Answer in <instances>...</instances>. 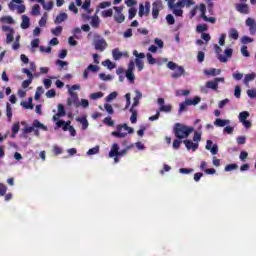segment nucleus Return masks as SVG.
<instances>
[{"instance_id": "nucleus-60", "label": "nucleus", "mask_w": 256, "mask_h": 256, "mask_svg": "<svg viewBox=\"0 0 256 256\" xmlns=\"http://www.w3.org/2000/svg\"><path fill=\"white\" fill-rule=\"evenodd\" d=\"M101 97H103V92H96L90 95V99H93V100L101 99Z\"/></svg>"}, {"instance_id": "nucleus-55", "label": "nucleus", "mask_w": 256, "mask_h": 256, "mask_svg": "<svg viewBox=\"0 0 256 256\" xmlns=\"http://www.w3.org/2000/svg\"><path fill=\"white\" fill-rule=\"evenodd\" d=\"M58 114L62 117H65V115H67V113L65 112V106H63V104H58Z\"/></svg>"}, {"instance_id": "nucleus-34", "label": "nucleus", "mask_w": 256, "mask_h": 256, "mask_svg": "<svg viewBox=\"0 0 256 256\" xmlns=\"http://www.w3.org/2000/svg\"><path fill=\"white\" fill-rule=\"evenodd\" d=\"M33 127L35 129H42V131H47V126H45L43 123L39 122V120H35L33 122Z\"/></svg>"}, {"instance_id": "nucleus-33", "label": "nucleus", "mask_w": 256, "mask_h": 256, "mask_svg": "<svg viewBox=\"0 0 256 256\" xmlns=\"http://www.w3.org/2000/svg\"><path fill=\"white\" fill-rule=\"evenodd\" d=\"M206 87H207V89H212L213 91H217L219 84H217V82L215 80L208 81V82H206Z\"/></svg>"}, {"instance_id": "nucleus-26", "label": "nucleus", "mask_w": 256, "mask_h": 256, "mask_svg": "<svg viewBox=\"0 0 256 256\" xmlns=\"http://www.w3.org/2000/svg\"><path fill=\"white\" fill-rule=\"evenodd\" d=\"M21 107L24 109H33L35 106L33 105V98H28L27 102H21L20 103Z\"/></svg>"}, {"instance_id": "nucleus-39", "label": "nucleus", "mask_w": 256, "mask_h": 256, "mask_svg": "<svg viewBox=\"0 0 256 256\" xmlns=\"http://www.w3.org/2000/svg\"><path fill=\"white\" fill-rule=\"evenodd\" d=\"M114 19L116 23H123L125 21V15H123V12L114 14Z\"/></svg>"}, {"instance_id": "nucleus-31", "label": "nucleus", "mask_w": 256, "mask_h": 256, "mask_svg": "<svg viewBox=\"0 0 256 256\" xmlns=\"http://www.w3.org/2000/svg\"><path fill=\"white\" fill-rule=\"evenodd\" d=\"M41 5L45 11H51V9H53L55 5V2L53 1L45 2L44 0V3H42Z\"/></svg>"}, {"instance_id": "nucleus-16", "label": "nucleus", "mask_w": 256, "mask_h": 256, "mask_svg": "<svg viewBox=\"0 0 256 256\" xmlns=\"http://www.w3.org/2000/svg\"><path fill=\"white\" fill-rule=\"evenodd\" d=\"M187 151H197L198 147H199V143H195L191 140H184L183 141Z\"/></svg>"}, {"instance_id": "nucleus-21", "label": "nucleus", "mask_w": 256, "mask_h": 256, "mask_svg": "<svg viewBox=\"0 0 256 256\" xmlns=\"http://www.w3.org/2000/svg\"><path fill=\"white\" fill-rule=\"evenodd\" d=\"M236 10L238 11V13H242L244 15H247V13H249V5H247V4H238L236 6Z\"/></svg>"}, {"instance_id": "nucleus-18", "label": "nucleus", "mask_w": 256, "mask_h": 256, "mask_svg": "<svg viewBox=\"0 0 256 256\" xmlns=\"http://www.w3.org/2000/svg\"><path fill=\"white\" fill-rule=\"evenodd\" d=\"M135 97L133 98V104L131 107H133V109H135V107H139V101H141V99H143V93H141V91L139 90H135Z\"/></svg>"}, {"instance_id": "nucleus-19", "label": "nucleus", "mask_w": 256, "mask_h": 256, "mask_svg": "<svg viewBox=\"0 0 256 256\" xmlns=\"http://www.w3.org/2000/svg\"><path fill=\"white\" fill-rule=\"evenodd\" d=\"M201 171H204L206 175H215L217 173V170L215 168H207V162H202L200 165Z\"/></svg>"}, {"instance_id": "nucleus-50", "label": "nucleus", "mask_w": 256, "mask_h": 256, "mask_svg": "<svg viewBox=\"0 0 256 256\" xmlns=\"http://www.w3.org/2000/svg\"><path fill=\"white\" fill-rule=\"evenodd\" d=\"M102 17H113V9L104 10L101 12Z\"/></svg>"}, {"instance_id": "nucleus-14", "label": "nucleus", "mask_w": 256, "mask_h": 256, "mask_svg": "<svg viewBox=\"0 0 256 256\" xmlns=\"http://www.w3.org/2000/svg\"><path fill=\"white\" fill-rule=\"evenodd\" d=\"M205 149L210 151L212 155H217L219 152V146H217V144H213V141L211 140H207Z\"/></svg>"}, {"instance_id": "nucleus-36", "label": "nucleus", "mask_w": 256, "mask_h": 256, "mask_svg": "<svg viewBox=\"0 0 256 256\" xmlns=\"http://www.w3.org/2000/svg\"><path fill=\"white\" fill-rule=\"evenodd\" d=\"M31 15H34V16L41 15V6H39V4H35L32 7Z\"/></svg>"}, {"instance_id": "nucleus-49", "label": "nucleus", "mask_w": 256, "mask_h": 256, "mask_svg": "<svg viewBox=\"0 0 256 256\" xmlns=\"http://www.w3.org/2000/svg\"><path fill=\"white\" fill-rule=\"evenodd\" d=\"M104 109L107 111L108 115H113V113H115L113 106H111L109 103L104 104Z\"/></svg>"}, {"instance_id": "nucleus-59", "label": "nucleus", "mask_w": 256, "mask_h": 256, "mask_svg": "<svg viewBox=\"0 0 256 256\" xmlns=\"http://www.w3.org/2000/svg\"><path fill=\"white\" fill-rule=\"evenodd\" d=\"M166 21H167L168 25H175V18L173 17L172 14H168L166 16Z\"/></svg>"}, {"instance_id": "nucleus-37", "label": "nucleus", "mask_w": 256, "mask_h": 256, "mask_svg": "<svg viewBox=\"0 0 256 256\" xmlns=\"http://www.w3.org/2000/svg\"><path fill=\"white\" fill-rule=\"evenodd\" d=\"M249 112L248 111H243L239 113V121L240 123H243L244 121H247V118L249 117Z\"/></svg>"}, {"instance_id": "nucleus-53", "label": "nucleus", "mask_w": 256, "mask_h": 256, "mask_svg": "<svg viewBox=\"0 0 256 256\" xmlns=\"http://www.w3.org/2000/svg\"><path fill=\"white\" fill-rule=\"evenodd\" d=\"M117 92H112L106 97L107 103H111L114 99H117Z\"/></svg>"}, {"instance_id": "nucleus-5", "label": "nucleus", "mask_w": 256, "mask_h": 256, "mask_svg": "<svg viewBox=\"0 0 256 256\" xmlns=\"http://www.w3.org/2000/svg\"><path fill=\"white\" fill-rule=\"evenodd\" d=\"M92 45H94V48L96 51H105L107 49V41L103 36L96 34L94 35V38L92 40Z\"/></svg>"}, {"instance_id": "nucleus-22", "label": "nucleus", "mask_w": 256, "mask_h": 256, "mask_svg": "<svg viewBox=\"0 0 256 256\" xmlns=\"http://www.w3.org/2000/svg\"><path fill=\"white\" fill-rule=\"evenodd\" d=\"M76 121L78 123H81L82 125V131H85L89 127V121H87V117H77Z\"/></svg>"}, {"instance_id": "nucleus-46", "label": "nucleus", "mask_w": 256, "mask_h": 256, "mask_svg": "<svg viewBox=\"0 0 256 256\" xmlns=\"http://www.w3.org/2000/svg\"><path fill=\"white\" fill-rule=\"evenodd\" d=\"M193 171H195V169H193V168H180L179 169V173H181L182 175H189L190 173H193Z\"/></svg>"}, {"instance_id": "nucleus-10", "label": "nucleus", "mask_w": 256, "mask_h": 256, "mask_svg": "<svg viewBox=\"0 0 256 256\" xmlns=\"http://www.w3.org/2000/svg\"><path fill=\"white\" fill-rule=\"evenodd\" d=\"M157 103L158 105H160L159 112L161 111L162 113H171V111L173 110V106L165 105V99L163 98H158Z\"/></svg>"}, {"instance_id": "nucleus-30", "label": "nucleus", "mask_w": 256, "mask_h": 256, "mask_svg": "<svg viewBox=\"0 0 256 256\" xmlns=\"http://www.w3.org/2000/svg\"><path fill=\"white\" fill-rule=\"evenodd\" d=\"M229 39H234V41H237V39H239V31H237L235 28L230 29Z\"/></svg>"}, {"instance_id": "nucleus-43", "label": "nucleus", "mask_w": 256, "mask_h": 256, "mask_svg": "<svg viewBox=\"0 0 256 256\" xmlns=\"http://www.w3.org/2000/svg\"><path fill=\"white\" fill-rule=\"evenodd\" d=\"M136 67H138V71H143L145 64L143 63V60L136 58L135 59Z\"/></svg>"}, {"instance_id": "nucleus-62", "label": "nucleus", "mask_w": 256, "mask_h": 256, "mask_svg": "<svg viewBox=\"0 0 256 256\" xmlns=\"http://www.w3.org/2000/svg\"><path fill=\"white\" fill-rule=\"evenodd\" d=\"M55 95H57L55 89H50L46 92L47 99H52L53 97H55Z\"/></svg>"}, {"instance_id": "nucleus-24", "label": "nucleus", "mask_w": 256, "mask_h": 256, "mask_svg": "<svg viewBox=\"0 0 256 256\" xmlns=\"http://www.w3.org/2000/svg\"><path fill=\"white\" fill-rule=\"evenodd\" d=\"M63 21H67V13L65 12H61L54 20V23L59 25V23H63Z\"/></svg>"}, {"instance_id": "nucleus-38", "label": "nucleus", "mask_w": 256, "mask_h": 256, "mask_svg": "<svg viewBox=\"0 0 256 256\" xmlns=\"http://www.w3.org/2000/svg\"><path fill=\"white\" fill-rule=\"evenodd\" d=\"M0 21L1 23H7L8 25L15 23V20H13V17L11 16H3L1 17Z\"/></svg>"}, {"instance_id": "nucleus-28", "label": "nucleus", "mask_w": 256, "mask_h": 256, "mask_svg": "<svg viewBox=\"0 0 256 256\" xmlns=\"http://www.w3.org/2000/svg\"><path fill=\"white\" fill-rule=\"evenodd\" d=\"M130 113H132L131 117H130L131 123H133V124L137 123V116L139 115L137 110L135 108L131 107L130 108Z\"/></svg>"}, {"instance_id": "nucleus-23", "label": "nucleus", "mask_w": 256, "mask_h": 256, "mask_svg": "<svg viewBox=\"0 0 256 256\" xmlns=\"http://www.w3.org/2000/svg\"><path fill=\"white\" fill-rule=\"evenodd\" d=\"M31 23L29 20V16L22 15V23H21V29H29Z\"/></svg>"}, {"instance_id": "nucleus-17", "label": "nucleus", "mask_w": 256, "mask_h": 256, "mask_svg": "<svg viewBox=\"0 0 256 256\" xmlns=\"http://www.w3.org/2000/svg\"><path fill=\"white\" fill-rule=\"evenodd\" d=\"M83 17H85L86 19H91L90 21V25L91 27H93L94 29H98L99 28V24L101 23V20L99 19L98 16H85L83 15Z\"/></svg>"}, {"instance_id": "nucleus-35", "label": "nucleus", "mask_w": 256, "mask_h": 256, "mask_svg": "<svg viewBox=\"0 0 256 256\" xmlns=\"http://www.w3.org/2000/svg\"><path fill=\"white\" fill-rule=\"evenodd\" d=\"M201 103V97L196 96L193 99H187V104L188 105H199Z\"/></svg>"}, {"instance_id": "nucleus-9", "label": "nucleus", "mask_w": 256, "mask_h": 256, "mask_svg": "<svg viewBox=\"0 0 256 256\" xmlns=\"http://www.w3.org/2000/svg\"><path fill=\"white\" fill-rule=\"evenodd\" d=\"M163 9V3L157 0L152 4V17L153 19H157L159 17V11Z\"/></svg>"}, {"instance_id": "nucleus-32", "label": "nucleus", "mask_w": 256, "mask_h": 256, "mask_svg": "<svg viewBox=\"0 0 256 256\" xmlns=\"http://www.w3.org/2000/svg\"><path fill=\"white\" fill-rule=\"evenodd\" d=\"M44 93H45V90L43 89V86H39L36 89V93H35L34 99L36 101H39V99H41V95H43Z\"/></svg>"}, {"instance_id": "nucleus-54", "label": "nucleus", "mask_w": 256, "mask_h": 256, "mask_svg": "<svg viewBox=\"0 0 256 256\" xmlns=\"http://www.w3.org/2000/svg\"><path fill=\"white\" fill-rule=\"evenodd\" d=\"M7 193V186L3 183H0V197H5Z\"/></svg>"}, {"instance_id": "nucleus-7", "label": "nucleus", "mask_w": 256, "mask_h": 256, "mask_svg": "<svg viewBox=\"0 0 256 256\" xmlns=\"http://www.w3.org/2000/svg\"><path fill=\"white\" fill-rule=\"evenodd\" d=\"M133 71H135V62L131 60L126 70V79L129 81V83H135V74Z\"/></svg>"}, {"instance_id": "nucleus-6", "label": "nucleus", "mask_w": 256, "mask_h": 256, "mask_svg": "<svg viewBox=\"0 0 256 256\" xmlns=\"http://www.w3.org/2000/svg\"><path fill=\"white\" fill-rule=\"evenodd\" d=\"M56 125L57 127H62L63 131H69L71 137L77 135V130H75V127L71 126V121L65 122L64 120H59Z\"/></svg>"}, {"instance_id": "nucleus-48", "label": "nucleus", "mask_w": 256, "mask_h": 256, "mask_svg": "<svg viewBox=\"0 0 256 256\" xmlns=\"http://www.w3.org/2000/svg\"><path fill=\"white\" fill-rule=\"evenodd\" d=\"M238 168H239V165H237V164H228L225 166V171L226 172L235 171Z\"/></svg>"}, {"instance_id": "nucleus-44", "label": "nucleus", "mask_w": 256, "mask_h": 256, "mask_svg": "<svg viewBox=\"0 0 256 256\" xmlns=\"http://www.w3.org/2000/svg\"><path fill=\"white\" fill-rule=\"evenodd\" d=\"M52 35H55V37H59V35H61V33H63V27L58 26L55 29L51 30Z\"/></svg>"}, {"instance_id": "nucleus-47", "label": "nucleus", "mask_w": 256, "mask_h": 256, "mask_svg": "<svg viewBox=\"0 0 256 256\" xmlns=\"http://www.w3.org/2000/svg\"><path fill=\"white\" fill-rule=\"evenodd\" d=\"M246 93L250 99H256V88L248 89Z\"/></svg>"}, {"instance_id": "nucleus-12", "label": "nucleus", "mask_w": 256, "mask_h": 256, "mask_svg": "<svg viewBox=\"0 0 256 256\" xmlns=\"http://www.w3.org/2000/svg\"><path fill=\"white\" fill-rule=\"evenodd\" d=\"M150 11H151V4L149 2H146L145 5H143V4L139 5L138 15H139V17H143V15H145L147 17L149 15Z\"/></svg>"}, {"instance_id": "nucleus-25", "label": "nucleus", "mask_w": 256, "mask_h": 256, "mask_svg": "<svg viewBox=\"0 0 256 256\" xmlns=\"http://www.w3.org/2000/svg\"><path fill=\"white\" fill-rule=\"evenodd\" d=\"M256 73L252 72L251 74H246L243 80L244 85H249V82L255 81Z\"/></svg>"}, {"instance_id": "nucleus-27", "label": "nucleus", "mask_w": 256, "mask_h": 256, "mask_svg": "<svg viewBox=\"0 0 256 256\" xmlns=\"http://www.w3.org/2000/svg\"><path fill=\"white\" fill-rule=\"evenodd\" d=\"M6 117L9 122H11V119L13 117V108L11 107V104L6 103Z\"/></svg>"}, {"instance_id": "nucleus-1", "label": "nucleus", "mask_w": 256, "mask_h": 256, "mask_svg": "<svg viewBox=\"0 0 256 256\" xmlns=\"http://www.w3.org/2000/svg\"><path fill=\"white\" fill-rule=\"evenodd\" d=\"M193 131H195V128L182 123H176L174 126V135L177 139H187Z\"/></svg>"}, {"instance_id": "nucleus-8", "label": "nucleus", "mask_w": 256, "mask_h": 256, "mask_svg": "<svg viewBox=\"0 0 256 256\" xmlns=\"http://www.w3.org/2000/svg\"><path fill=\"white\" fill-rule=\"evenodd\" d=\"M15 3L20 6L15 5ZM22 3H23V0H12L8 4V7H9L10 11H15V9H17L18 13H25L26 8H25V5H22Z\"/></svg>"}, {"instance_id": "nucleus-20", "label": "nucleus", "mask_w": 256, "mask_h": 256, "mask_svg": "<svg viewBox=\"0 0 256 256\" xmlns=\"http://www.w3.org/2000/svg\"><path fill=\"white\" fill-rule=\"evenodd\" d=\"M229 123H231V120L221 118H218L214 121L215 127H226V125H229Z\"/></svg>"}, {"instance_id": "nucleus-63", "label": "nucleus", "mask_w": 256, "mask_h": 256, "mask_svg": "<svg viewBox=\"0 0 256 256\" xmlns=\"http://www.w3.org/2000/svg\"><path fill=\"white\" fill-rule=\"evenodd\" d=\"M97 153H99V146L89 149L87 155H97Z\"/></svg>"}, {"instance_id": "nucleus-56", "label": "nucleus", "mask_w": 256, "mask_h": 256, "mask_svg": "<svg viewBox=\"0 0 256 256\" xmlns=\"http://www.w3.org/2000/svg\"><path fill=\"white\" fill-rule=\"evenodd\" d=\"M105 125H108V127H113L115 125V121L111 119V117L104 118Z\"/></svg>"}, {"instance_id": "nucleus-15", "label": "nucleus", "mask_w": 256, "mask_h": 256, "mask_svg": "<svg viewBox=\"0 0 256 256\" xmlns=\"http://www.w3.org/2000/svg\"><path fill=\"white\" fill-rule=\"evenodd\" d=\"M187 75V72H185V68L183 66H178L176 68V71L172 73L171 77L172 79H179V77H185Z\"/></svg>"}, {"instance_id": "nucleus-42", "label": "nucleus", "mask_w": 256, "mask_h": 256, "mask_svg": "<svg viewBox=\"0 0 256 256\" xmlns=\"http://www.w3.org/2000/svg\"><path fill=\"white\" fill-rule=\"evenodd\" d=\"M204 75H221V70L212 69V70H204Z\"/></svg>"}, {"instance_id": "nucleus-41", "label": "nucleus", "mask_w": 256, "mask_h": 256, "mask_svg": "<svg viewBox=\"0 0 256 256\" xmlns=\"http://www.w3.org/2000/svg\"><path fill=\"white\" fill-rule=\"evenodd\" d=\"M103 67H107V69H115V64L111 62V60L107 59L102 62Z\"/></svg>"}, {"instance_id": "nucleus-61", "label": "nucleus", "mask_w": 256, "mask_h": 256, "mask_svg": "<svg viewBox=\"0 0 256 256\" xmlns=\"http://www.w3.org/2000/svg\"><path fill=\"white\" fill-rule=\"evenodd\" d=\"M227 38V34H221L219 40H218V45L221 47L225 46V39Z\"/></svg>"}, {"instance_id": "nucleus-64", "label": "nucleus", "mask_w": 256, "mask_h": 256, "mask_svg": "<svg viewBox=\"0 0 256 256\" xmlns=\"http://www.w3.org/2000/svg\"><path fill=\"white\" fill-rule=\"evenodd\" d=\"M196 31H198V33H203V31H207V26L205 24H200L196 27Z\"/></svg>"}, {"instance_id": "nucleus-4", "label": "nucleus", "mask_w": 256, "mask_h": 256, "mask_svg": "<svg viewBox=\"0 0 256 256\" xmlns=\"http://www.w3.org/2000/svg\"><path fill=\"white\" fill-rule=\"evenodd\" d=\"M214 51L215 53L218 55V60L220 63H227V61H229V59H231V57H233V49L228 48L224 51V55L221 54V47H219V45L215 44L214 45Z\"/></svg>"}, {"instance_id": "nucleus-13", "label": "nucleus", "mask_w": 256, "mask_h": 256, "mask_svg": "<svg viewBox=\"0 0 256 256\" xmlns=\"http://www.w3.org/2000/svg\"><path fill=\"white\" fill-rule=\"evenodd\" d=\"M246 27H249L250 35L256 34V20L254 18H247L246 21Z\"/></svg>"}, {"instance_id": "nucleus-29", "label": "nucleus", "mask_w": 256, "mask_h": 256, "mask_svg": "<svg viewBox=\"0 0 256 256\" xmlns=\"http://www.w3.org/2000/svg\"><path fill=\"white\" fill-rule=\"evenodd\" d=\"M112 57L114 61H119V59L123 57V53L119 51V48H115L112 50Z\"/></svg>"}, {"instance_id": "nucleus-2", "label": "nucleus", "mask_w": 256, "mask_h": 256, "mask_svg": "<svg viewBox=\"0 0 256 256\" xmlns=\"http://www.w3.org/2000/svg\"><path fill=\"white\" fill-rule=\"evenodd\" d=\"M117 131H113L111 135L113 137H117L118 139H125L127 137V132L129 135H133L135 133V130L127 125V123L119 124L116 126ZM121 129H124L127 132H121Z\"/></svg>"}, {"instance_id": "nucleus-45", "label": "nucleus", "mask_w": 256, "mask_h": 256, "mask_svg": "<svg viewBox=\"0 0 256 256\" xmlns=\"http://www.w3.org/2000/svg\"><path fill=\"white\" fill-rule=\"evenodd\" d=\"M240 41L243 45H247L249 43H253L255 40L249 36H243Z\"/></svg>"}, {"instance_id": "nucleus-58", "label": "nucleus", "mask_w": 256, "mask_h": 256, "mask_svg": "<svg viewBox=\"0 0 256 256\" xmlns=\"http://www.w3.org/2000/svg\"><path fill=\"white\" fill-rule=\"evenodd\" d=\"M99 77L102 81H111V79H113V76L106 75L105 73L99 74Z\"/></svg>"}, {"instance_id": "nucleus-51", "label": "nucleus", "mask_w": 256, "mask_h": 256, "mask_svg": "<svg viewBox=\"0 0 256 256\" xmlns=\"http://www.w3.org/2000/svg\"><path fill=\"white\" fill-rule=\"evenodd\" d=\"M190 104L187 103V99L185 100V102H182L179 104V113H183V111H185V109H187V107H189Z\"/></svg>"}, {"instance_id": "nucleus-40", "label": "nucleus", "mask_w": 256, "mask_h": 256, "mask_svg": "<svg viewBox=\"0 0 256 256\" xmlns=\"http://www.w3.org/2000/svg\"><path fill=\"white\" fill-rule=\"evenodd\" d=\"M13 41H15V32L7 33V35H6L7 45L13 43Z\"/></svg>"}, {"instance_id": "nucleus-52", "label": "nucleus", "mask_w": 256, "mask_h": 256, "mask_svg": "<svg viewBox=\"0 0 256 256\" xmlns=\"http://www.w3.org/2000/svg\"><path fill=\"white\" fill-rule=\"evenodd\" d=\"M202 19L206 21L207 23H215L217 19L215 17H207V15L202 14Z\"/></svg>"}, {"instance_id": "nucleus-11", "label": "nucleus", "mask_w": 256, "mask_h": 256, "mask_svg": "<svg viewBox=\"0 0 256 256\" xmlns=\"http://www.w3.org/2000/svg\"><path fill=\"white\" fill-rule=\"evenodd\" d=\"M70 97L67 99V105L68 107H71V105H75V107H79V95H77V92H71L69 93Z\"/></svg>"}, {"instance_id": "nucleus-3", "label": "nucleus", "mask_w": 256, "mask_h": 256, "mask_svg": "<svg viewBox=\"0 0 256 256\" xmlns=\"http://www.w3.org/2000/svg\"><path fill=\"white\" fill-rule=\"evenodd\" d=\"M133 148V145L128 146L126 149L119 150V144L114 143L111 146V150L109 152V157H114V161H119V157H123L127 155V151Z\"/></svg>"}, {"instance_id": "nucleus-57", "label": "nucleus", "mask_w": 256, "mask_h": 256, "mask_svg": "<svg viewBox=\"0 0 256 256\" xmlns=\"http://www.w3.org/2000/svg\"><path fill=\"white\" fill-rule=\"evenodd\" d=\"M234 96L236 97V99L241 98V86H235Z\"/></svg>"}]
</instances>
